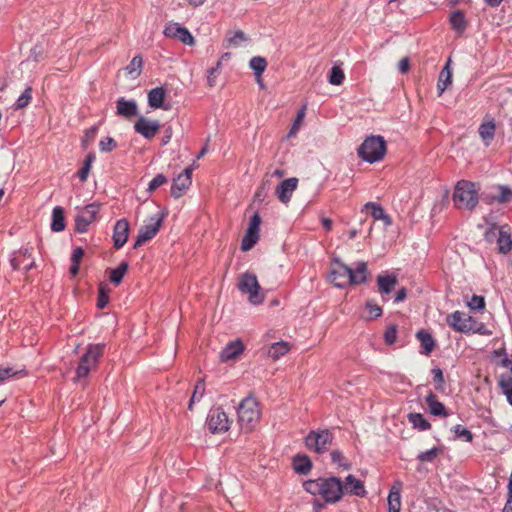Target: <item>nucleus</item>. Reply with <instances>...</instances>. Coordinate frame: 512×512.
I'll return each mask as SVG.
<instances>
[{
  "mask_svg": "<svg viewBox=\"0 0 512 512\" xmlns=\"http://www.w3.org/2000/svg\"><path fill=\"white\" fill-rule=\"evenodd\" d=\"M237 413L241 430L249 433L260 420L259 402L250 394L239 403Z\"/></svg>",
  "mask_w": 512,
  "mask_h": 512,
  "instance_id": "1",
  "label": "nucleus"
},
{
  "mask_svg": "<svg viewBox=\"0 0 512 512\" xmlns=\"http://www.w3.org/2000/svg\"><path fill=\"white\" fill-rule=\"evenodd\" d=\"M128 237H129V222L125 218L119 219L115 223L114 229H113L112 239H113L114 247L116 249L122 248L126 244Z\"/></svg>",
  "mask_w": 512,
  "mask_h": 512,
  "instance_id": "16",
  "label": "nucleus"
},
{
  "mask_svg": "<svg viewBox=\"0 0 512 512\" xmlns=\"http://www.w3.org/2000/svg\"><path fill=\"white\" fill-rule=\"evenodd\" d=\"M109 293L110 288L105 283H100L98 288V299H97V307L99 309H104L109 302Z\"/></svg>",
  "mask_w": 512,
  "mask_h": 512,
  "instance_id": "41",
  "label": "nucleus"
},
{
  "mask_svg": "<svg viewBox=\"0 0 512 512\" xmlns=\"http://www.w3.org/2000/svg\"><path fill=\"white\" fill-rule=\"evenodd\" d=\"M244 350L241 340L237 339L229 342L220 352V360L226 362L237 358Z\"/></svg>",
  "mask_w": 512,
  "mask_h": 512,
  "instance_id": "20",
  "label": "nucleus"
},
{
  "mask_svg": "<svg viewBox=\"0 0 512 512\" xmlns=\"http://www.w3.org/2000/svg\"><path fill=\"white\" fill-rule=\"evenodd\" d=\"M32 99V87L28 86L24 92L18 97L16 103L14 104V108L16 110L23 109L29 105Z\"/></svg>",
  "mask_w": 512,
  "mask_h": 512,
  "instance_id": "44",
  "label": "nucleus"
},
{
  "mask_svg": "<svg viewBox=\"0 0 512 512\" xmlns=\"http://www.w3.org/2000/svg\"><path fill=\"white\" fill-rule=\"evenodd\" d=\"M221 60H219L217 63H216V66L215 67H212L210 69H208L207 73V85L209 87H214L215 84H216V77L217 75L220 73V68H221Z\"/></svg>",
  "mask_w": 512,
  "mask_h": 512,
  "instance_id": "52",
  "label": "nucleus"
},
{
  "mask_svg": "<svg viewBox=\"0 0 512 512\" xmlns=\"http://www.w3.org/2000/svg\"><path fill=\"white\" fill-rule=\"evenodd\" d=\"M166 97V91L163 87H156L148 93V104L152 108H164L163 102Z\"/></svg>",
  "mask_w": 512,
  "mask_h": 512,
  "instance_id": "29",
  "label": "nucleus"
},
{
  "mask_svg": "<svg viewBox=\"0 0 512 512\" xmlns=\"http://www.w3.org/2000/svg\"><path fill=\"white\" fill-rule=\"evenodd\" d=\"M442 452L438 447H433L427 451L418 454L417 459L421 462H433L435 458Z\"/></svg>",
  "mask_w": 512,
  "mask_h": 512,
  "instance_id": "48",
  "label": "nucleus"
},
{
  "mask_svg": "<svg viewBox=\"0 0 512 512\" xmlns=\"http://www.w3.org/2000/svg\"><path fill=\"white\" fill-rule=\"evenodd\" d=\"M246 40H247L246 35L241 30L234 32V34L231 36H229V34H228L227 38H226V41L231 46H238L241 42L246 41Z\"/></svg>",
  "mask_w": 512,
  "mask_h": 512,
  "instance_id": "55",
  "label": "nucleus"
},
{
  "mask_svg": "<svg viewBox=\"0 0 512 512\" xmlns=\"http://www.w3.org/2000/svg\"><path fill=\"white\" fill-rule=\"evenodd\" d=\"M506 226H502L499 229V236L497 239L498 249L501 253L507 254L512 249L511 235L505 230Z\"/></svg>",
  "mask_w": 512,
  "mask_h": 512,
  "instance_id": "33",
  "label": "nucleus"
},
{
  "mask_svg": "<svg viewBox=\"0 0 512 512\" xmlns=\"http://www.w3.org/2000/svg\"><path fill=\"white\" fill-rule=\"evenodd\" d=\"M128 268V262L122 261L115 269L111 270L110 281L115 285H119L122 282L124 275L128 271Z\"/></svg>",
  "mask_w": 512,
  "mask_h": 512,
  "instance_id": "37",
  "label": "nucleus"
},
{
  "mask_svg": "<svg viewBox=\"0 0 512 512\" xmlns=\"http://www.w3.org/2000/svg\"><path fill=\"white\" fill-rule=\"evenodd\" d=\"M345 79L344 71L339 66H333L329 74V83L332 85H341Z\"/></svg>",
  "mask_w": 512,
  "mask_h": 512,
  "instance_id": "45",
  "label": "nucleus"
},
{
  "mask_svg": "<svg viewBox=\"0 0 512 512\" xmlns=\"http://www.w3.org/2000/svg\"><path fill=\"white\" fill-rule=\"evenodd\" d=\"M304 115H305V107H303L297 114L296 116V119L294 120V123H293V126L290 130V133L289 134H292L294 133L295 131L298 130V126L300 125V123L302 122L303 118H304Z\"/></svg>",
  "mask_w": 512,
  "mask_h": 512,
  "instance_id": "62",
  "label": "nucleus"
},
{
  "mask_svg": "<svg viewBox=\"0 0 512 512\" xmlns=\"http://www.w3.org/2000/svg\"><path fill=\"white\" fill-rule=\"evenodd\" d=\"M378 290L381 295L390 294L395 286L398 284V279L396 275L388 274V275H379L377 277Z\"/></svg>",
  "mask_w": 512,
  "mask_h": 512,
  "instance_id": "24",
  "label": "nucleus"
},
{
  "mask_svg": "<svg viewBox=\"0 0 512 512\" xmlns=\"http://www.w3.org/2000/svg\"><path fill=\"white\" fill-rule=\"evenodd\" d=\"M204 393H205V380H204V378H202V379H199L195 385L193 394H192L189 404H188L189 410H192L193 405L202 399V397L204 396Z\"/></svg>",
  "mask_w": 512,
  "mask_h": 512,
  "instance_id": "38",
  "label": "nucleus"
},
{
  "mask_svg": "<svg viewBox=\"0 0 512 512\" xmlns=\"http://www.w3.org/2000/svg\"><path fill=\"white\" fill-rule=\"evenodd\" d=\"M499 194L493 199L499 203H507L512 198V190L507 186H499Z\"/></svg>",
  "mask_w": 512,
  "mask_h": 512,
  "instance_id": "50",
  "label": "nucleus"
},
{
  "mask_svg": "<svg viewBox=\"0 0 512 512\" xmlns=\"http://www.w3.org/2000/svg\"><path fill=\"white\" fill-rule=\"evenodd\" d=\"M433 380L437 383L435 389L438 391H443L444 389V375L441 368L436 367L432 369Z\"/></svg>",
  "mask_w": 512,
  "mask_h": 512,
  "instance_id": "56",
  "label": "nucleus"
},
{
  "mask_svg": "<svg viewBox=\"0 0 512 512\" xmlns=\"http://www.w3.org/2000/svg\"><path fill=\"white\" fill-rule=\"evenodd\" d=\"M397 339V325L391 324L389 325L384 333V340L387 345H392L396 342Z\"/></svg>",
  "mask_w": 512,
  "mask_h": 512,
  "instance_id": "53",
  "label": "nucleus"
},
{
  "mask_svg": "<svg viewBox=\"0 0 512 512\" xmlns=\"http://www.w3.org/2000/svg\"><path fill=\"white\" fill-rule=\"evenodd\" d=\"M163 33L166 37L178 39L186 45H193L195 42L189 30L177 23L168 24Z\"/></svg>",
  "mask_w": 512,
  "mask_h": 512,
  "instance_id": "14",
  "label": "nucleus"
},
{
  "mask_svg": "<svg viewBox=\"0 0 512 512\" xmlns=\"http://www.w3.org/2000/svg\"><path fill=\"white\" fill-rule=\"evenodd\" d=\"M259 230L256 228L248 227L242 241H241V250L242 251H249L254 247V245L259 240Z\"/></svg>",
  "mask_w": 512,
  "mask_h": 512,
  "instance_id": "32",
  "label": "nucleus"
},
{
  "mask_svg": "<svg viewBox=\"0 0 512 512\" xmlns=\"http://www.w3.org/2000/svg\"><path fill=\"white\" fill-rule=\"evenodd\" d=\"M368 268L367 263L361 261L357 264L355 269L351 268L350 273V284L358 285L365 283L367 281Z\"/></svg>",
  "mask_w": 512,
  "mask_h": 512,
  "instance_id": "27",
  "label": "nucleus"
},
{
  "mask_svg": "<svg viewBox=\"0 0 512 512\" xmlns=\"http://www.w3.org/2000/svg\"><path fill=\"white\" fill-rule=\"evenodd\" d=\"M90 371L91 369L88 366L79 362V365L76 368L75 380H79L81 378L86 377L90 373Z\"/></svg>",
  "mask_w": 512,
  "mask_h": 512,
  "instance_id": "61",
  "label": "nucleus"
},
{
  "mask_svg": "<svg viewBox=\"0 0 512 512\" xmlns=\"http://www.w3.org/2000/svg\"><path fill=\"white\" fill-rule=\"evenodd\" d=\"M166 215H167V212L161 211V212H158L156 215L151 216L149 218L148 223L143 225L139 229V233H138L136 240L133 244L134 249H138L145 242L153 239L157 235Z\"/></svg>",
  "mask_w": 512,
  "mask_h": 512,
  "instance_id": "6",
  "label": "nucleus"
},
{
  "mask_svg": "<svg viewBox=\"0 0 512 512\" xmlns=\"http://www.w3.org/2000/svg\"><path fill=\"white\" fill-rule=\"evenodd\" d=\"M449 21L452 29L455 30L458 35H462L468 27L464 12L461 10L452 12Z\"/></svg>",
  "mask_w": 512,
  "mask_h": 512,
  "instance_id": "26",
  "label": "nucleus"
},
{
  "mask_svg": "<svg viewBox=\"0 0 512 512\" xmlns=\"http://www.w3.org/2000/svg\"><path fill=\"white\" fill-rule=\"evenodd\" d=\"M104 344H90L86 352L80 358V363L88 366L91 370L97 367L99 359L104 353Z\"/></svg>",
  "mask_w": 512,
  "mask_h": 512,
  "instance_id": "15",
  "label": "nucleus"
},
{
  "mask_svg": "<svg viewBox=\"0 0 512 512\" xmlns=\"http://www.w3.org/2000/svg\"><path fill=\"white\" fill-rule=\"evenodd\" d=\"M447 324L457 332L470 333L474 331L476 321L463 312L455 311L447 316Z\"/></svg>",
  "mask_w": 512,
  "mask_h": 512,
  "instance_id": "10",
  "label": "nucleus"
},
{
  "mask_svg": "<svg viewBox=\"0 0 512 512\" xmlns=\"http://www.w3.org/2000/svg\"><path fill=\"white\" fill-rule=\"evenodd\" d=\"M495 123L493 120L482 123L479 127V135L484 141L485 145L488 146L495 135Z\"/></svg>",
  "mask_w": 512,
  "mask_h": 512,
  "instance_id": "34",
  "label": "nucleus"
},
{
  "mask_svg": "<svg viewBox=\"0 0 512 512\" xmlns=\"http://www.w3.org/2000/svg\"><path fill=\"white\" fill-rule=\"evenodd\" d=\"M117 147L116 141L112 137H105L99 143L102 152H111Z\"/></svg>",
  "mask_w": 512,
  "mask_h": 512,
  "instance_id": "60",
  "label": "nucleus"
},
{
  "mask_svg": "<svg viewBox=\"0 0 512 512\" xmlns=\"http://www.w3.org/2000/svg\"><path fill=\"white\" fill-rule=\"evenodd\" d=\"M364 209L366 210H371V216L375 219V220H379L382 215L385 213L384 209L382 206H380L379 204L377 203H374V202H368L364 205Z\"/></svg>",
  "mask_w": 512,
  "mask_h": 512,
  "instance_id": "51",
  "label": "nucleus"
},
{
  "mask_svg": "<svg viewBox=\"0 0 512 512\" xmlns=\"http://www.w3.org/2000/svg\"><path fill=\"white\" fill-rule=\"evenodd\" d=\"M416 338L420 342V353L426 356L430 355L436 345L432 334L425 329H421L416 333Z\"/></svg>",
  "mask_w": 512,
  "mask_h": 512,
  "instance_id": "21",
  "label": "nucleus"
},
{
  "mask_svg": "<svg viewBox=\"0 0 512 512\" xmlns=\"http://www.w3.org/2000/svg\"><path fill=\"white\" fill-rule=\"evenodd\" d=\"M99 212V205L91 203L86 205L75 217V230L79 233H85L89 225L96 219Z\"/></svg>",
  "mask_w": 512,
  "mask_h": 512,
  "instance_id": "11",
  "label": "nucleus"
},
{
  "mask_svg": "<svg viewBox=\"0 0 512 512\" xmlns=\"http://www.w3.org/2000/svg\"><path fill=\"white\" fill-rule=\"evenodd\" d=\"M452 83V71L450 69V60L446 63V65L441 70L439 77H438V83H437V89H438V96H441L444 91L451 85Z\"/></svg>",
  "mask_w": 512,
  "mask_h": 512,
  "instance_id": "28",
  "label": "nucleus"
},
{
  "mask_svg": "<svg viewBox=\"0 0 512 512\" xmlns=\"http://www.w3.org/2000/svg\"><path fill=\"white\" fill-rule=\"evenodd\" d=\"M478 201V189L475 183L468 180L457 182L453 193V202L457 208L471 211Z\"/></svg>",
  "mask_w": 512,
  "mask_h": 512,
  "instance_id": "2",
  "label": "nucleus"
},
{
  "mask_svg": "<svg viewBox=\"0 0 512 512\" xmlns=\"http://www.w3.org/2000/svg\"><path fill=\"white\" fill-rule=\"evenodd\" d=\"M237 287L242 294L248 295L251 304L259 305L264 301V294L261 293V286L254 273L245 272L241 274Z\"/></svg>",
  "mask_w": 512,
  "mask_h": 512,
  "instance_id": "4",
  "label": "nucleus"
},
{
  "mask_svg": "<svg viewBox=\"0 0 512 512\" xmlns=\"http://www.w3.org/2000/svg\"><path fill=\"white\" fill-rule=\"evenodd\" d=\"M334 436L328 429L311 430L305 437V446L308 450L323 454L332 445Z\"/></svg>",
  "mask_w": 512,
  "mask_h": 512,
  "instance_id": "5",
  "label": "nucleus"
},
{
  "mask_svg": "<svg viewBox=\"0 0 512 512\" xmlns=\"http://www.w3.org/2000/svg\"><path fill=\"white\" fill-rule=\"evenodd\" d=\"M298 186V178L291 177L283 180L275 190V193L278 199L282 203H288L291 200L292 193L296 190Z\"/></svg>",
  "mask_w": 512,
  "mask_h": 512,
  "instance_id": "17",
  "label": "nucleus"
},
{
  "mask_svg": "<svg viewBox=\"0 0 512 512\" xmlns=\"http://www.w3.org/2000/svg\"><path fill=\"white\" fill-rule=\"evenodd\" d=\"M498 384L502 388V390L505 394L512 392V376L511 375L502 374L499 377Z\"/></svg>",
  "mask_w": 512,
  "mask_h": 512,
  "instance_id": "58",
  "label": "nucleus"
},
{
  "mask_svg": "<svg viewBox=\"0 0 512 512\" xmlns=\"http://www.w3.org/2000/svg\"><path fill=\"white\" fill-rule=\"evenodd\" d=\"M398 69L402 74H405L410 69V60L408 57L402 58L398 63Z\"/></svg>",
  "mask_w": 512,
  "mask_h": 512,
  "instance_id": "63",
  "label": "nucleus"
},
{
  "mask_svg": "<svg viewBox=\"0 0 512 512\" xmlns=\"http://www.w3.org/2000/svg\"><path fill=\"white\" fill-rule=\"evenodd\" d=\"M165 183H167V178L166 176H164L163 174H157L149 183L148 185V192H153L155 191L157 188H159L160 186L164 185Z\"/></svg>",
  "mask_w": 512,
  "mask_h": 512,
  "instance_id": "57",
  "label": "nucleus"
},
{
  "mask_svg": "<svg viewBox=\"0 0 512 512\" xmlns=\"http://www.w3.org/2000/svg\"><path fill=\"white\" fill-rule=\"evenodd\" d=\"M159 129L160 124L157 120H149L144 116H140L134 124L135 132L146 139H152L158 133Z\"/></svg>",
  "mask_w": 512,
  "mask_h": 512,
  "instance_id": "13",
  "label": "nucleus"
},
{
  "mask_svg": "<svg viewBox=\"0 0 512 512\" xmlns=\"http://www.w3.org/2000/svg\"><path fill=\"white\" fill-rule=\"evenodd\" d=\"M192 180H189L188 177H183L180 174L173 179V183L171 186V195L174 198H179L183 195V193L190 187Z\"/></svg>",
  "mask_w": 512,
  "mask_h": 512,
  "instance_id": "30",
  "label": "nucleus"
},
{
  "mask_svg": "<svg viewBox=\"0 0 512 512\" xmlns=\"http://www.w3.org/2000/svg\"><path fill=\"white\" fill-rule=\"evenodd\" d=\"M230 424L231 421L221 407H214L210 409L207 417V426L213 434L228 431Z\"/></svg>",
  "mask_w": 512,
  "mask_h": 512,
  "instance_id": "8",
  "label": "nucleus"
},
{
  "mask_svg": "<svg viewBox=\"0 0 512 512\" xmlns=\"http://www.w3.org/2000/svg\"><path fill=\"white\" fill-rule=\"evenodd\" d=\"M95 161V154L90 152L86 155L82 168L78 171L77 175L81 182L87 181L92 163Z\"/></svg>",
  "mask_w": 512,
  "mask_h": 512,
  "instance_id": "39",
  "label": "nucleus"
},
{
  "mask_svg": "<svg viewBox=\"0 0 512 512\" xmlns=\"http://www.w3.org/2000/svg\"><path fill=\"white\" fill-rule=\"evenodd\" d=\"M293 469L300 475H307L312 469V461L306 454H297L293 457Z\"/></svg>",
  "mask_w": 512,
  "mask_h": 512,
  "instance_id": "25",
  "label": "nucleus"
},
{
  "mask_svg": "<svg viewBox=\"0 0 512 512\" xmlns=\"http://www.w3.org/2000/svg\"><path fill=\"white\" fill-rule=\"evenodd\" d=\"M365 309L368 311V320L377 319L382 315V308L376 304L373 300H368L365 303Z\"/></svg>",
  "mask_w": 512,
  "mask_h": 512,
  "instance_id": "46",
  "label": "nucleus"
},
{
  "mask_svg": "<svg viewBox=\"0 0 512 512\" xmlns=\"http://www.w3.org/2000/svg\"><path fill=\"white\" fill-rule=\"evenodd\" d=\"M143 67V59L140 55L133 57L129 65L126 66V71L128 74L133 75L134 77H138L142 72Z\"/></svg>",
  "mask_w": 512,
  "mask_h": 512,
  "instance_id": "42",
  "label": "nucleus"
},
{
  "mask_svg": "<svg viewBox=\"0 0 512 512\" xmlns=\"http://www.w3.org/2000/svg\"><path fill=\"white\" fill-rule=\"evenodd\" d=\"M468 307L474 311H480L485 307L483 296L473 295L471 300L467 302Z\"/></svg>",
  "mask_w": 512,
  "mask_h": 512,
  "instance_id": "54",
  "label": "nucleus"
},
{
  "mask_svg": "<svg viewBox=\"0 0 512 512\" xmlns=\"http://www.w3.org/2000/svg\"><path fill=\"white\" fill-rule=\"evenodd\" d=\"M407 417L412 426L420 431H426L431 428V424L421 413H409Z\"/></svg>",
  "mask_w": 512,
  "mask_h": 512,
  "instance_id": "35",
  "label": "nucleus"
},
{
  "mask_svg": "<svg viewBox=\"0 0 512 512\" xmlns=\"http://www.w3.org/2000/svg\"><path fill=\"white\" fill-rule=\"evenodd\" d=\"M331 460L334 464H337L339 467H342L344 470L351 469V463H349L341 451L333 450L331 452Z\"/></svg>",
  "mask_w": 512,
  "mask_h": 512,
  "instance_id": "47",
  "label": "nucleus"
},
{
  "mask_svg": "<svg viewBox=\"0 0 512 512\" xmlns=\"http://www.w3.org/2000/svg\"><path fill=\"white\" fill-rule=\"evenodd\" d=\"M351 267L342 263L339 259H334L332 269L329 274V280L339 288H344L350 284Z\"/></svg>",
  "mask_w": 512,
  "mask_h": 512,
  "instance_id": "9",
  "label": "nucleus"
},
{
  "mask_svg": "<svg viewBox=\"0 0 512 512\" xmlns=\"http://www.w3.org/2000/svg\"><path fill=\"white\" fill-rule=\"evenodd\" d=\"M429 412L434 416L447 417L449 414L442 402H440L437 396L430 391L425 398Z\"/></svg>",
  "mask_w": 512,
  "mask_h": 512,
  "instance_id": "22",
  "label": "nucleus"
},
{
  "mask_svg": "<svg viewBox=\"0 0 512 512\" xmlns=\"http://www.w3.org/2000/svg\"><path fill=\"white\" fill-rule=\"evenodd\" d=\"M249 65L254 70L255 75L260 77L267 68V61L264 57L255 56L250 60Z\"/></svg>",
  "mask_w": 512,
  "mask_h": 512,
  "instance_id": "43",
  "label": "nucleus"
},
{
  "mask_svg": "<svg viewBox=\"0 0 512 512\" xmlns=\"http://www.w3.org/2000/svg\"><path fill=\"white\" fill-rule=\"evenodd\" d=\"M42 54H43V49L41 46L39 45H36L33 47V49L31 50V54H30V57L34 60V61H39L40 59H42Z\"/></svg>",
  "mask_w": 512,
  "mask_h": 512,
  "instance_id": "64",
  "label": "nucleus"
},
{
  "mask_svg": "<svg viewBox=\"0 0 512 512\" xmlns=\"http://www.w3.org/2000/svg\"><path fill=\"white\" fill-rule=\"evenodd\" d=\"M401 481H396L388 495V512H400L401 510Z\"/></svg>",
  "mask_w": 512,
  "mask_h": 512,
  "instance_id": "23",
  "label": "nucleus"
},
{
  "mask_svg": "<svg viewBox=\"0 0 512 512\" xmlns=\"http://www.w3.org/2000/svg\"><path fill=\"white\" fill-rule=\"evenodd\" d=\"M290 350V346L287 342L281 341L276 342L271 345L268 350V356L272 359H279L281 356L285 355Z\"/></svg>",
  "mask_w": 512,
  "mask_h": 512,
  "instance_id": "36",
  "label": "nucleus"
},
{
  "mask_svg": "<svg viewBox=\"0 0 512 512\" xmlns=\"http://www.w3.org/2000/svg\"><path fill=\"white\" fill-rule=\"evenodd\" d=\"M321 496L325 503L339 502L344 496V485L341 479L336 476L324 478Z\"/></svg>",
  "mask_w": 512,
  "mask_h": 512,
  "instance_id": "7",
  "label": "nucleus"
},
{
  "mask_svg": "<svg viewBox=\"0 0 512 512\" xmlns=\"http://www.w3.org/2000/svg\"><path fill=\"white\" fill-rule=\"evenodd\" d=\"M344 485V494H350L355 495L358 497H365L367 494V491L365 490L364 483L355 478L354 475L349 474L346 476L345 481L343 482Z\"/></svg>",
  "mask_w": 512,
  "mask_h": 512,
  "instance_id": "18",
  "label": "nucleus"
},
{
  "mask_svg": "<svg viewBox=\"0 0 512 512\" xmlns=\"http://www.w3.org/2000/svg\"><path fill=\"white\" fill-rule=\"evenodd\" d=\"M494 354H495L496 357H502L499 360V364L502 367L509 369L510 372L512 373V360H510L507 357V353H506L505 349L497 350V351L494 352Z\"/></svg>",
  "mask_w": 512,
  "mask_h": 512,
  "instance_id": "59",
  "label": "nucleus"
},
{
  "mask_svg": "<svg viewBox=\"0 0 512 512\" xmlns=\"http://www.w3.org/2000/svg\"><path fill=\"white\" fill-rule=\"evenodd\" d=\"M386 154V141L380 135L367 137L358 148V155L364 161L375 163Z\"/></svg>",
  "mask_w": 512,
  "mask_h": 512,
  "instance_id": "3",
  "label": "nucleus"
},
{
  "mask_svg": "<svg viewBox=\"0 0 512 512\" xmlns=\"http://www.w3.org/2000/svg\"><path fill=\"white\" fill-rule=\"evenodd\" d=\"M32 247H24L13 254L10 264L13 270L23 269L25 271L31 270L35 267V261L32 256Z\"/></svg>",
  "mask_w": 512,
  "mask_h": 512,
  "instance_id": "12",
  "label": "nucleus"
},
{
  "mask_svg": "<svg viewBox=\"0 0 512 512\" xmlns=\"http://www.w3.org/2000/svg\"><path fill=\"white\" fill-rule=\"evenodd\" d=\"M116 113L119 116L130 119L138 114V107L135 100H126L121 97L116 102Z\"/></svg>",
  "mask_w": 512,
  "mask_h": 512,
  "instance_id": "19",
  "label": "nucleus"
},
{
  "mask_svg": "<svg viewBox=\"0 0 512 512\" xmlns=\"http://www.w3.org/2000/svg\"><path fill=\"white\" fill-rule=\"evenodd\" d=\"M65 229V211L61 206H56L52 211L51 230L61 232Z\"/></svg>",
  "mask_w": 512,
  "mask_h": 512,
  "instance_id": "31",
  "label": "nucleus"
},
{
  "mask_svg": "<svg viewBox=\"0 0 512 512\" xmlns=\"http://www.w3.org/2000/svg\"><path fill=\"white\" fill-rule=\"evenodd\" d=\"M323 480H324L323 477H320L315 480H312V479L307 480L303 483V487H304L305 491H307L308 493H310L312 495H321Z\"/></svg>",
  "mask_w": 512,
  "mask_h": 512,
  "instance_id": "40",
  "label": "nucleus"
},
{
  "mask_svg": "<svg viewBox=\"0 0 512 512\" xmlns=\"http://www.w3.org/2000/svg\"><path fill=\"white\" fill-rule=\"evenodd\" d=\"M452 431L454 432L455 436L457 438H461L462 440L466 442H472L473 441V434L470 430L463 427L462 425H456L452 428Z\"/></svg>",
  "mask_w": 512,
  "mask_h": 512,
  "instance_id": "49",
  "label": "nucleus"
}]
</instances>
